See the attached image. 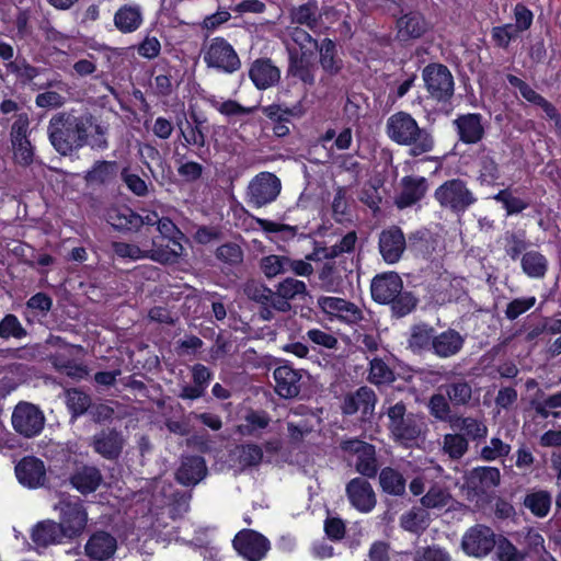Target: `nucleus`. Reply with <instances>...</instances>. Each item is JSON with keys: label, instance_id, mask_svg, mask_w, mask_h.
I'll return each mask as SVG.
<instances>
[{"label": "nucleus", "instance_id": "1", "mask_svg": "<svg viewBox=\"0 0 561 561\" xmlns=\"http://www.w3.org/2000/svg\"><path fill=\"white\" fill-rule=\"evenodd\" d=\"M91 125L90 117L76 116L70 112L57 113L47 126L49 141L58 153L68 156L88 144Z\"/></svg>", "mask_w": 561, "mask_h": 561}, {"label": "nucleus", "instance_id": "2", "mask_svg": "<svg viewBox=\"0 0 561 561\" xmlns=\"http://www.w3.org/2000/svg\"><path fill=\"white\" fill-rule=\"evenodd\" d=\"M386 127L391 140L411 147L410 154L413 157L430 152L434 148L431 133L419 127L416 121L407 112L392 114Z\"/></svg>", "mask_w": 561, "mask_h": 561}, {"label": "nucleus", "instance_id": "3", "mask_svg": "<svg viewBox=\"0 0 561 561\" xmlns=\"http://www.w3.org/2000/svg\"><path fill=\"white\" fill-rule=\"evenodd\" d=\"M371 297L375 301L391 305L392 314L402 318L416 307V298L403 291V282L396 272H388L373 278Z\"/></svg>", "mask_w": 561, "mask_h": 561}, {"label": "nucleus", "instance_id": "4", "mask_svg": "<svg viewBox=\"0 0 561 561\" xmlns=\"http://www.w3.org/2000/svg\"><path fill=\"white\" fill-rule=\"evenodd\" d=\"M386 415L388 419L387 428L396 444L411 448L416 446L419 440L424 437V422L417 414L408 412L404 402L399 401L390 405Z\"/></svg>", "mask_w": 561, "mask_h": 561}, {"label": "nucleus", "instance_id": "5", "mask_svg": "<svg viewBox=\"0 0 561 561\" xmlns=\"http://www.w3.org/2000/svg\"><path fill=\"white\" fill-rule=\"evenodd\" d=\"M439 206L457 216L466 213L476 204L477 197L461 179H450L440 184L434 192Z\"/></svg>", "mask_w": 561, "mask_h": 561}, {"label": "nucleus", "instance_id": "6", "mask_svg": "<svg viewBox=\"0 0 561 561\" xmlns=\"http://www.w3.org/2000/svg\"><path fill=\"white\" fill-rule=\"evenodd\" d=\"M203 60L209 68L233 73L241 67V60L234 48L222 37H214L202 48Z\"/></svg>", "mask_w": 561, "mask_h": 561}, {"label": "nucleus", "instance_id": "7", "mask_svg": "<svg viewBox=\"0 0 561 561\" xmlns=\"http://www.w3.org/2000/svg\"><path fill=\"white\" fill-rule=\"evenodd\" d=\"M422 78L431 99L439 103H448L454 95V77L442 64H430L422 71Z\"/></svg>", "mask_w": 561, "mask_h": 561}, {"label": "nucleus", "instance_id": "8", "mask_svg": "<svg viewBox=\"0 0 561 561\" xmlns=\"http://www.w3.org/2000/svg\"><path fill=\"white\" fill-rule=\"evenodd\" d=\"M55 508L60 511V522L65 537H79L88 524V513L78 497L62 496Z\"/></svg>", "mask_w": 561, "mask_h": 561}, {"label": "nucleus", "instance_id": "9", "mask_svg": "<svg viewBox=\"0 0 561 561\" xmlns=\"http://www.w3.org/2000/svg\"><path fill=\"white\" fill-rule=\"evenodd\" d=\"M282 191L280 180L271 172H260L249 183L247 202L255 208L272 204Z\"/></svg>", "mask_w": 561, "mask_h": 561}, {"label": "nucleus", "instance_id": "10", "mask_svg": "<svg viewBox=\"0 0 561 561\" xmlns=\"http://www.w3.org/2000/svg\"><path fill=\"white\" fill-rule=\"evenodd\" d=\"M343 453L356 456L355 469L366 478H375L378 473V461L375 446L357 438L344 439L340 443Z\"/></svg>", "mask_w": 561, "mask_h": 561}, {"label": "nucleus", "instance_id": "11", "mask_svg": "<svg viewBox=\"0 0 561 561\" xmlns=\"http://www.w3.org/2000/svg\"><path fill=\"white\" fill-rule=\"evenodd\" d=\"M45 417L43 412L34 404L20 402L12 413L13 428L25 437H33L41 433Z\"/></svg>", "mask_w": 561, "mask_h": 561}, {"label": "nucleus", "instance_id": "12", "mask_svg": "<svg viewBox=\"0 0 561 561\" xmlns=\"http://www.w3.org/2000/svg\"><path fill=\"white\" fill-rule=\"evenodd\" d=\"M495 546V535L490 527L476 525L469 528L462 537L461 548L471 557L483 558Z\"/></svg>", "mask_w": 561, "mask_h": 561}, {"label": "nucleus", "instance_id": "13", "mask_svg": "<svg viewBox=\"0 0 561 561\" xmlns=\"http://www.w3.org/2000/svg\"><path fill=\"white\" fill-rule=\"evenodd\" d=\"M318 306L329 317L336 318L348 324L357 323L363 319L362 309L354 302L343 298L319 297Z\"/></svg>", "mask_w": 561, "mask_h": 561}, {"label": "nucleus", "instance_id": "14", "mask_svg": "<svg viewBox=\"0 0 561 561\" xmlns=\"http://www.w3.org/2000/svg\"><path fill=\"white\" fill-rule=\"evenodd\" d=\"M376 403L377 396L374 390L368 387H360L344 397L342 411L347 415L359 412L362 420L368 421L374 415Z\"/></svg>", "mask_w": 561, "mask_h": 561}, {"label": "nucleus", "instance_id": "15", "mask_svg": "<svg viewBox=\"0 0 561 561\" xmlns=\"http://www.w3.org/2000/svg\"><path fill=\"white\" fill-rule=\"evenodd\" d=\"M233 547L249 561H260L268 550V541L261 534L244 529L234 537Z\"/></svg>", "mask_w": 561, "mask_h": 561}, {"label": "nucleus", "instance_id": "16", "mask_svg": "<svg viewBox=\"0 0 561 561\" xmlns=\"http://www.w3.org/2000/svg\"><path fill=\"white\" fill-rule=\"evenodd\" d=\"M288 77L295 78L305 85L312 87L316 83L317 65L313 54L298 53L297 49H288Z\"/></svg>", "mask_w": 561, "mask_h": 561}, {"label": "nucleus", "instance_id": "17", "mask_svg": "<svg viewBox=\"0 0 561 561\" xmlns=\"http://www.w3.org/2000/svg\"><path fill=\"white\" fill-rule=\"evenodd\" d=\"M273 293V309L285 313L291 309L290 300L305 297L308 290L305 282L294 277H286L275 286Z\"/></svg>", "mask_w": 561, "mask_h": 561}, {"label": "nucleus", "instance_id": "18", "mask_svg": "<svg viewBox=\"0 0 561 561\" xmlns=\"http://www.w3.org/2000/svg\"><path fill=\"white\" fill-rule=\"evenodd\" d=\"M346 495L351 504L362 513H368L376 506V493L364 478H354L346 484Z\"/></svg>", "mask_w": 561, "mask_h": 561}, {"label": "nucleus", "instance_id": "19", "mask_svg": "<svg viewBox=\"0 0 561 561\" xmlns=\"http://www.w3.org/2000/svg\"><path fill=\"white\" fill-rule=\"evenodd\" d=\"M125 445L122 433L115 428L102 430L92 437L91 446L94 451L107 460L119 457Z\"/></svg>", "mask_w": 561, "mask_h": 561}, {"label": "nucleus", "instance_id": "20", "mask_svg": "<svg viewBox=\"0 0 561 561\" xmlns=\"http://www.w3.org/2000/svg\"><path fill=\"white\" fill-rule=\"evenodd\" d=\"M15 474L19 482L27 488L43 486L46 481V468L44 462L35 457H24L15 466Z\"/></svg>", "mask_w": 561, "mask_h": 561}, {"label": "nucleus", "instance_id": "21", "mask_svg": "<svg viewBox=\"0 0 561 561\" xmlns=\"http://www.w3.org/2000/svg\"><path fill=\"white\" fill-rule=\"evenodd\" d=\"M301 371L288 365L278 366L274 370L275 391L285 399L296 398L301 389Z\"/></svg>", "mask_w": 561, "mask_h": 561}, {"label": "nucleus", "instance_id": "22", "mask_svg": "<svg viewBox=\"0 0 561 561\" xmlns=\"http://www.w3.org/2000/svg\"><path fill=\"white\" fill-rule=\"evenodd\" d=\"M117 550V540L107 531L99 530L90 536L84 553L92 560L105 561L111 559Z\"/></svg>", "mask_w": 561, "mask_h": 561}, {"label": "nucleus", "instance_id": "23", "mask_svg": "<svg viewBox=\"0 0 561 561\" xmlns=\"http://www.w3.org/2000/svg\"><path fill=\"white\" fill-rule=\"evenodd\" d=\"M405 250V238L398 227L383 230L379 236V251L382 259L389 263H397Z\"/></svg>", "mask_w": 561, "mask_h": 561}, {"label": "nucleus", "instance_id": "24", "mask_svg": "<svg viewBox=\"0 0 561 561\" xmlns=\"http://www.w3.org/2000/svg\"><path fill=\"white\" fill-rule=\"evenodd\" d=\"M249 77L259 90H266L279 82L280 70L270 58H259L252 62Z\"/></svg>", "mask_w": 561, "mask_h": 561}, {"label": "nucleus", "instance_id": "25", "mask_svg": "<svg viewBox=\"0 0 561 561\" xmlns=\"http://www.w3.org/2000/svg\"><path fill=\"white\" fill-rule=\"evenodd\" d=\"M450 427L460 433V435H466V439L469 443L471 440L479 444L486 438L489 433L488 425L483 419L460 413L456 415Z\"/></svg>", "mask_w": 561, "mask_h": 561}, {"label": "nucleus", "instance_id": "26", "mask_svg": "<svg viewBox=\"0 0 561 561\" xmlns=\"http://www.w3.org/2000/svg\"><path fill=\"white\" fill-rule=\"evenodd\" d=\"M428 30V24L419 12H409L397 20V38L409 42L422 37Z\"/></svg>", "mask_w": 561, "mask_h": 561}, {"label": "nucleus", "instance_id": "27", "mask_svg": "<svg viewBox=\"0 0 561 561\" xmlns=\"http://www.w3.org/2000/svg\"><path fill=\"white\" fill-rule=\"evenodd\" d=\"M207 476V466L203 457L188 456L182 459L176 471L179 483L190 486L196 485Z\"/></svg>", "mask_w": 561, "mask_h": 561}, {"label": "nucleus", "instance_id": "28", "mask_svg": "<svg viewBox=\"0 0 561 561\" xmlns=\"http://www.w3.org/2000/svg\"><path fill=\"white\" fill-rule=\"evenodd\" d=\"M465 337L456 330L448 329L435 334L431 352L439 358L457 355L463 347Z\"/></svg>", "mask_w": 561, "mask_h": 561}, {"label": "nucleus", "instance_id": "29", "mask_svg": "<svg viewBox=\"0 0 561 561\" xmlns=\"http://www.w3.org/2000/svg\"><path fill=\"white\" fill-rule=\"evenodd\" d=\"M69 481L78 492L87 495L98 490L103 481V476L99 468L84 465L73 471Z\"/></svg>", "mask_w": 561, "mask_h": 561}, {"label": "nucleus", "instance_id": "30", "mask_svg": "<svg viewBox=\"0 0 561 561\" xmlns=\"http://www.w3.org/2000/svg\"><path fill=\"white\" fill-rule=\"evenodd\" d=\"M459 139L465 144H477L484 136L482 116L480 114H465L454 121Z\"/></svg>", "mask_w": 561, "mask_h": 561}, {"label": "nucleus", "instance_id": "31", "mask_svg": "<svg viewBox=\"0 0 561 561\" xmlns=\"http://www.w3.org/2000/svg\"><path fill=\"white\" fill-rule=\"evenodd\" d=\"M119 168L116 161H95L83 176L85 184L92 187L106 186L115 181Z\"/></svg>", "mask_w": 561, "mask_h": 561}, {"label": "nucleus", "instance_id": "32", "mask_svg": "<svg viewBox=\"0 0 561 561\" xmlns=\"http://www.w3.org/2000/svg\"><path fill=\"white\" fill-rule=\"evenodd\" d=\"M425 178L405 176L402 179V191L396 204L399 208L409 207L422 199L427 191Z\"/></svg>", "mask_w": 561, "mask_h": 561}, {"label": "nucleus", "instance_id": "33", "mask_svg": "<svg viewBox=\"0 0 561 561\" xmlns=\"http://www.w3.org/2000/svg\"><path fill=\"white\" fill-rule=\"evenodd\" d=\"M317 50L322 71L329 77L339 75L343 69V60L337 56L335 43L331 38H324Z\"/></svg>", "mask_w": 561, "mask_h": 561}, {"label": "nucleus", "instance_id": "34", "mask_svg": "<svg viewBox=\"0 0 561 561\" xmlns=\"http://www.w3.org/2000/svg\"><path fill=\"white\" fill-rule=\"evenodd\" d=\"M446 397L453 407H470L473 400L471 382L463 378L454 379L443 386Z\"/></svg>", "mask_w": 561, "mask_h": 561}, {"label": "nucleus", "instance_id": "35", "mask_svg": "<svg viewBox=\"0 0 561 561\" xmlns=\"http://www.w3.org/2000/svg\"><path fill=\"white\" fill-rule=\"evenodd\" d=\"M142 11L137 4L121 7L114 14V25L122 33H133L142 24Z\"/></svg>", "mask_w": 561, "mask_h": 561}, {"label": "nucleus", "instance_id": "36", "mask_svg": "<svg viewBox=\"0 0 561 561\" xmlns=\"http://www.w3.org/2000/svg\"><path fill=\"white\" fill-rule=\"evenodd\" d=\"M182 252L183 245L179 240L169 241L165 245L157 244L154 240H151V248L147 249V256L160 264H173L178 262Z\"/></svg>", "mask_w": 561, "mask_h": 561}, {"label": "nucleus", "instance_id": "37", "mask_svg": "<svg viewBox=\"0 0 561 561\" xmlns=\"http://www.w3.org/2000/svg\"><path fill=\"white\" fill-rule=\"evenodd\" d=\"M436 331L426 323H417L411 327L410 336L408 340L409 348L413 353H421L431 351L434 342Z\"/></svg>", "mask_w": 561, "mask_h": 561}, {"label": "nucleus", "instance_id": "38", "mask_svg": "<svg viewBox=\"0 0 561 561\" xmlns=\"http://www.w3.org/2000/svg\"><path fill=\"white\" fill-rule=\"evenodd\" d=\"M291 26H306L313 31L318 27L320 18L318 15V5L316 1H308L289 10Z\"/></svg>", "mask_w": 561, "mask_h": 561}, {"label": "nucleus", "instance_id": "39", "mask_svg": "<svg viewBox=\"0 0 561 561\" xmlns=\"http://www.w3.org/2000/svg\"><path fill=\"white\" fill-rule=\"evenodd\" d=\"M62 538H66L62 527L53 520L38 523L32 533L33 541L42 547L59 543Z\"/></svg>", "mask_w": 561, "mask_h": 561}, {"label": "nucleus", "instance_id": "40", "mask_svg": "<svg viewBox=\"0 0 561 561\" xmlns=\"http://www.w3.org/2000/svg\"><path fill=\"white\" fill-rule=\"evenodd\" d=\"M469 450V442L466 435L460 433H447L443 436L442 453L453 461L460 460Z\"/></svg>", "mask_w": 561, "mask_h": 561}, {"label": "nucleus", "instance_id": "41", "mask_svg": "<svg viewBox=\"0 0 561 561\" xmlns=\"http://www.w3.org/2000/svg\"><path fill=\"white\" fill-rule=\"evenodd\" d=\"M552 503L551 493L547 490H538L526 494L524 506L528 508L536 517H546Z\"/></svg>", "mask_w": 561, "mask_h": 561}, {"label": "nucleus", "instance_id": "42", "mask_svg": "<svg viewBox=\"0 0 561 561\" xmlns=\"http://www.w3.org/2000/svg\"><path fill=\"white\" fill-rule=\"evenodd\" d=\"M427 408L430 414L436 421L448 423L449 425L453 423L454 419L458 414L453 412V404L449 402L448 398L446 397V393L433 394L428 400Z\"/></svg>", "mask_w": 561, "mask_h": 561}, {"label": "nucleus", "instance_id": "43", "mask_svg": "<svg viewBox=\"0 0 561 561\" xmlns=\"http://www.w3.org/2000/svg\"><path fill=\"white\" fill-rule=\"evenodd\" d=\"M380 486L386 493L400 496L405 492V479L397 470L386 467L379 473Z\"/></svg>", "mask_w": 561, "mask_h": 561}, {"label": "nucleus", "instance_id": "44", "mask_svg": "<svg viewBox=\"0 0 561 561\" xmlns=\"http://www.w3.org/2000/svg\"><path fill=\"white\" fill-rule=\"evenodd\" d=\"M107 222L118 231L136 230L137 214L128 207L114 208L107 213Z\"/></svg>", "mask_w": 561, "mask_h": 561}, {"label": "nucleus", "instance_id": "45", "mask_svg": "<svg viewBox=\"0 0 561 561\" xmlns=\"http://www.w3.org/2000/svg\"><path fill=\"white\" fill-rule=\"evenodd\" d=\"M354 203L351 194L348 193V188L345 186H339L335 190L331 208L333 218L342 222L351 216V207Z\"/></svg>", "mask_w": 561, "mask_h": 561}, {"label": "nucleus", "instance_id": "46", "mask_svg": "<svg viewBox=\"0 0 561 561\" xmlns=\"http://www.w3.org/2000/svg\"><path fill=\"white\" fill-rule=\"evenodd\" d=\"M469 479L476 488H495L501 482V472L495 467H478L470 472Z\"/></svg>", "mask_w": 561, "mask_h": 561}, {"label": "nucleus", "instance_id": "47", "mask_svg": "<svg viewBox=\"0 0 561 561\" xmlns=\"http://www.w3.org/2000/svg\"><path fill=\"white\" fill-rule=\"evenodd\" d=\"M522 267L529 277L541 278L547 272L548 261L541 253L529 251L522 257Z\"/></svg>", "mask_w": 561, "mask_h": 561}, {"label": "nucleus", "instance_id": "48", "mask_svg": "<svg viewBox=\"0 0 561 561\" xmlns=\"http://www.w3.org/2000/svg\"><path fill=\"white\" fill-rule=\"evenodd\" d=\"M428 525V514L422 510L413 507L400 517V526L410 533H420Z\"/></svg>", "mask_w": 561, "mask_h": 561}, {"label": "nucleus", "instance_id": "49", "mask_svg": "<svg viewBox=\"0 0 561 561\" xmlns=\"http://www.w3.org/2000/svg\"><path fill=\"white\" fill-rule=\"evenodd\" d=\"M66 404L73 417H78L91 408V398L81 389L73 388L66 390Z\"/></svg>", "mask_w": 561, "mask_h": 561}, {"label": "nucleus", "instance_id": "50", "mask_svg": "<svg viewBox=\"0 0 561 561\" xmlns=\"http://www.w3.org/2000/svg\"><path fill=\"white\" fill-rule=\"evenodd\" d=\"M243 291L250 300L261 306H271L273 308L274 293L264 284L250 280L245 283Z\"/></svg>", "mask_w": 561, "mask_h": 561}, {"label": "nucleus", "instance_id": "51", "mask_svg": "<svg viewBox=\"0 0 561 561\" xmlns=\"http://www.w3.org/2000/svg\"><path fill=\"white\" fill-rule=\"evenodd\" d=\"M511 450L510 444L504 443L499 437H492L489 443L480 449L479 457L481 460L490 462L508 456Z\"/></svg>", "mask_w": 561, "mask_h": 561}, {"label": "nucleus", "instance_id": "52", "mask_svg": "<svg viewBox=\"0 0 561 561\" xmlns=\"http://www.w3.org/2000/svg\"><path fill=\"white\" fill-rule=\"evenodd\" d=\"M290 39L299 47L298 53L314 54L318 49V42L306 30L300 26H288L286 28Z\"/></svg>", "mask_w": 561, "mask_h": 561}, {"label": "nucleus", "instance_id": "53", "mask_svg": "<svg viewBox=\"0 0 561 561\" xmlns=\"http://www.w3.org/2000/svg\"><path fill=\"white\" fill-rule=\"evenodd\" d=\"M453 497L449 491L439 485H433L421 499V503L426 508H443L451 502Z\"/></svg>", "mask_w": 561, "mask_h": 561}, {"label": "nucleus", "instance_id": "54", "mask_svg": "<svg viewBox=\"0 0 561 561\" xmlns=\"http://www.w3.org/2000/svg\"><path fill=\"white\" fill-rule=\"evenodd\" d=\"M286 255L270 254L260 260L259 267L266 278L286 273Z\"/></svg>", "mask_w": 561, "mask_h": 561}, {"label": "nucleus", "instance_id": "55", "mask_svg": "<svg viewBox=\"0 0 561 561\" xmlns=\"http://www.w3.org/2000/svg\"><path fill=\"white\" fill-rule=\"evenodd\" d=\"M368 379L370 382L375 385H385L393 381L394 376L392 370L383 360L379 358H374L370 362Z\"/></svg>", "mask_w": 561, "mask_h": 561}, {"label": "nucleus", "instance_id": "56", "mask_svg": "<svg viewBox=\"0 0 561 561\" xmlns=\"http://www.w3.org/2000/svg\"><path fill=\"white\" fill-rule=\"evenodd\" d=\"M380 186L375 182H367L363 185L358 199L368 206L374 213L379 210L381 203V194L379 192Z\"/></svg>", "mask_w": 561, "mask_h": 561}, {"label": "nucleus", "instance_id": "57", "mask_svg": "<svg viewBox=\"0 0 561 561\" xmlns=\"http://www.w3.org/2000/svg\"><path fill=\"white\" fill-rule=\"evenodd\" d=\"M114 253L122 259H129L133 261L148 259L147 249H141L139 245L127 242L115 241L112 243Z\"/></svg>", "mask_w": 561, "mask_h": 561}, {"label": "nucleus", "instance_id": "58", "mask_svg": "<svg viewBox=\"0 0 561 561\" xmlns=\"http://www.w3.org/2000/svg\"><path fill=\"white\" fill-rule=\"evenodd\" d=\"M8 69L16 76V78L23 83L26 84L31 82L34 78H36L41 70L25 60H15L11 61L8 65Z\"/></svg>", "mask_w": 561, "mask_h": 561}, {"label": "nucleus", "instance_id": "59", "mask_svg": "<svg viewBox=\"0 0 561 561\" xmlns=\"http://www.w3.org/2000/svg\"><path fill=\"white\" fill-rule=\"evenodd\" d=\"M216 256L225 263L237 265L242 262L243 252L236 243H225L216 250Z\"/></svg>", "mask_w": 561, "mask_h": 561}, {"label": "nucleus", "instance_id": "60", "mask_svg": "<svg viewBox=\"0 0 561 561\" xmlns=\"http://www.w3.org/2000/svg\"><path fill=\"white\" fill-rule=\"evenodd\" d=\"M263 113L271 119L275 121H287L288 116H301L302 110L300 105H296L291 108L283 107L278 104H272L263 108Z\"/></svg>", "mask_w": 561, "mask_h": 561}, {"label": "nucleus", "instance_id": "61", "mask_svg": "<svg viewBox=\"0 0 561 561\" xmlns=\"http://www.w3.org/2000/svg\"><path fill=\"white\" fill-rule=\"evenodd\" d=\"M263 458L262 448L255 444H248L240 447L239 461L244 467L257 466Z\"/></svg>", "mask_w": 561, "mask_h": 561}, {"label": "nucleus", "instance_id": "62", "mask_svg": "<svg viewBox=\"0 0 561 561\" xmlns=\"http://www.w3.org/2000/svg\"><path fill=\"white\" fill-rule=\"evenodd\" d=\"M519 32L515 30L513 24L508 23L502 26H495L491 31L493 41L497 46L507 48L511 41L518 36Z\"/></svg>", "mask_w": 561, "mask_h": 561}, {"label": "nucleus", "instance_id": "63", "mask_svg": "<svg viewBox=\"0 0 561 561\" xmlns=\"http://www.w3.org/2000/svg\"><path fill=\"white\" fill-rule=\"evenodd\" d=\"M26 332L22 328L21 323L19 322L18 318L13 314L5 316L2 321L0 322V337H23L25 336Z\"/></svg>", "mask_w": 561, "mask_h": 561}, {"label": "nucleus", "instance_id": "64", "mask_svg": "<svg viewBox=\"0 0 561 561\" xmlns=\"http://www.w3.org/2000/svg\"><path fill=\"white\" fill-rule=\"evenodd\" d=\"M496 558L497 561H523L524 556L512 542L504 539L497 546Z\"/></svg>", "mask_w": 561, "mask_h": 561}]
</instances>
